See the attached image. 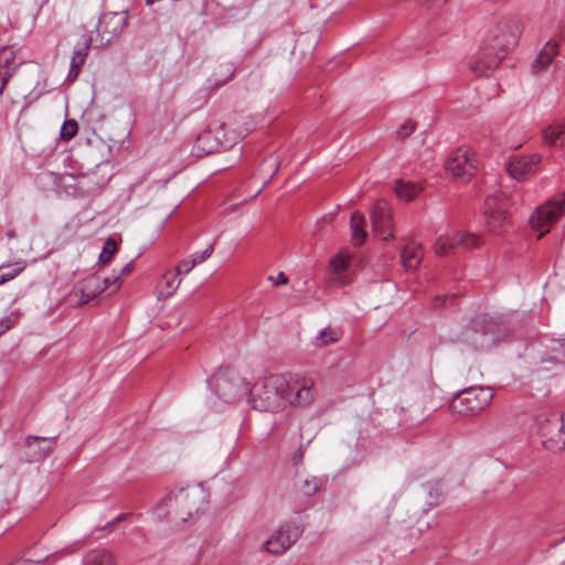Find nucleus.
Masks as SVG:
<instances>
[{
    "instance_id": "obj_16",
    "label": "nucleus",
    "mask_w": 565,
    "mask_h": 565,
    "mask_svg": "<svg viewBox=\"0 0 565 565\" xmlns=\"http://www.w3.org/2000/svg\"><path fill=\"white\" fill-rule=\"evenodd\" d=\"M371 222L373 232L381 236L383 241L394 237L392 211L385 200L375 202L371 213Z\"/></svg>"
},
{
    "instance_id": "obj_13",
    "label": "nucleus",
    "mask_w": 565,
    "mask_h": 565,
    "mask_svg": "<svg viewBox=\"0 0 565 565\" xmlns=\"http://www.w3.org/2000/svg\"><path fill=\"white\" fill-rule=\"evenodd\" d=\"M481 245V238L469 232H456L454 234L440 235L434 246V253L437 256H445L456 248L463 249L478 248Z\"/></svg>"
},
{
    "instance_id": "obj_32",
    "label": "nucleus",
    "mask_w": 565,
    "mask_h": 565,
    "mask_svg": "<svg viewBox=\"0 0 565 565\" xmlns=\"http://www.w3.org/2000/svg\"><path fill=\"white\" fill-rule=\"evenodd\" d=\"M78 131V124L75 119H66L60 131V138L63 141H70L72 140Z\"/></svg>"
},
{
    "instance_id": "obj_7",
    "label": "nucleus",
    "mask_w": 565,
    "mask_h": 565,
    "mask_svg": "<svg viewBox=\"0 0 565 565\" xmlns=\"http://www.w3.org/2000/svg\"><path fill=\"white\" fill-rule=\"evenodd\" d=\"M565 214V192L540 205L531 215L530 223L541 238L550 232L551 226Z\"/></svg>"
},
{
    "instance_id": "obj_15",
    "label": "nucleus",
    "mask_w": 565,
    "mask_h": 565,
    "mask_svg": "<svg viewBox=\"0 0 565 565\" xmlns=\"http://www.w3.org/2000/svg\"><path fill=\"white\" fill-rule=\"evenodd\" d=\"M509 199L503 192H497L487 196L484 213L491 231H497L508 220Z\"/></svg>"
},
{
    "instance_id": "obj_49",
    "label": "nucleus",
    "mask_w": 565,
    "mask_h": 565,
    "mask_svg": "<svg viewBox=\"0 0 565 565\" xmlns=\"http://www.w3.org/2000/svg\"><path fill=\"white\" fill-rule=\"evenodd\" d=\"M436 301L440 302V305L444 303L440 298H436Z\"/></svg>"
},
{
    "instance_id": "obj_31",
    "label": "nucleus",
    "mask_w": 565,
    "mask_h": 565,
    "mask_svg": "<svg viewBox=\"0 0 565 565\" xmlns=\"http://www.w3.org/2000/svg\"><path fill=\"white\" fill-rule=\"evenodd\" d=\"M10 266L12 267L10 270L0 275V285L6 284L19 276L25 269L26 263L25 260L20 259Z\"/></svg>"
},
{
    "instance_id": "obj_43",
    "label": "nucleus",
    "mask_w": 565,
    "mask_h": 565,
    "mask_svg": "<svg viewBox=\"0 0 565 565\" xmlns=\"http://www.w3.org/2000/svg\"><path fill=\"white\" fill-rule=\"evenodd\" d=\"M331 265L334 267L337 271H341L345 268V260L340 257H335L331 260Z\"/></svg>"
},
{
    "instance_id": "obj_41",
    "label": "nucleus",
    "mask_w": 565,
    "mask_h": 565,
    "mask_svg": "<svg viewBox=\"0 0 565 565\" xmlns=\"http://www.w3.org/2000/svg\"><path fill=\"white\" fill-rule=\"evenodd\" d=\"M11 77L12 76L7 72L0 73V97L3 95L6 86L10 82Z\"/></svg>"
},
{
    "instance_id": "obj_37",
    "label": "nucleus",
    "mask_w": 565,
    "mask_h": 565,
    "mask_svg": "<svg viewBox=\"0 0 565 565\" xmlns=\"http://www.w3.org/2000/svg\"><path fill=\"white\" fill-rule=\"evenodd\" d=\"M92 39L88 35H83L82 41L77 43V45L74 49V54L78 56H85V58L88 55V51L90 49Z\"/></svg>"
},
{
    "instance_id": "obj_19",
    "label": "nucleus",
    "mask_w": 565,
    "mask_h": 565,
    "mask_svg": "<svg viewBox=\"0 0 565 565\" xmlns=\"http://www.w3.org/2000/svg\"><path fill=\"white\" fill-rule=\"evenodd\" d=\"M542 138L550 147L565 149V120L554 121L543 129Z\"/></svg>"
},
{
    "instance_id": "obj_28",
    "label": "nucleus",
    "mask_w": 565,
    "mask_h": 565,
    "mask_svg": "<svg viewBox=\"0 0 565 565\" xmlns=\"http://www.w3.org/2000/svg\"><path fill=\"white\" fill-rule=\"evenodd\" d=\"M111 22H116L117 25L113 29L111 32H109V36L106 38L107 42H109L114 36H116L120 32L121 26L119 24L121 23V20L118 19L116 13L106 14L99 20L97 26L98 32L102 33V35H105V33H107L106 26Z\"/></svg>"
},
{
    "instance_id": "obj_17",
    "label": "nucleus",
    "mask_w": 565,
    "mask_h": 565,
    "mask_svg": "<svg viewBox=\"0 0 565 565\" xmlns=\"http://www.w3.org/2000/svg\"><path fill=\"white\" fill-rule=\"evenodd\" d=\"M56 444V437H39L29 436L25 440V447L28 448L29 461H41L46 458L54 445Z\"/></svg>"
},
{
    "instance_id": "obj_24",
    "label": "nucleus",
    "mask_w": 565,
    "mask_h": 565,
    "mask_svg": "<svg viewBox=\"0 0 565 565\" xmlns=\"http://www.w3.org/2000/svg\"><path fill=\"white\" fill-rule=\"evenodd\" d=\"M182 279L177 274L167 273L159 282V298L171 297L180 287Z\"/></svg>"
},
{
    "instance_id": "obj_10",
    "label": "nucleus",
    "mask_w": 565,
    "mask_h": 565,
    "mask_svg": "<svg viewBox=\"0 0 565 565\" xmlns=\"http://www.w3.org/2000/svg\"><path fill=\"white\" fill-rule=\"evenodd\" d=\"M302 532L301 524L291 521L285 522L264 542V547L270 554L280 555L299 540Z\"/></svg>"
},
{
    "instance_id": "obj_11",
    "label": "nucleus",
    "mask_w": 565,
    "mask_h": 565,
    "mask_svg": "<svg viewBox=\"0 0 565 565\" xmlns=\"http://www.w3.org/2000/svg\"><path fill=\"white\" fill-rule=\"evenodd\" d=\"M215 390L220 398L226 403L235 402L249 391L245 380L230 369L221 370L215 375Z\"/></svg>"
},
{
    "instance_id": "obj_26",
    "label": "nucleus",
    "mask_w": 565,
    "mask_h": 565,
    "mask_svg": "<svg viewBox=\"0 0 565 565\" xmlns=\"http://www.w3.org/2000/svg\"><path fill=\"white\" fill-rule=\"evenodd\" d=\"M84 565H115V561L107 551L94 550L86 555Z\"/></svg>"
},
{
    "instance_id": "obj_20",
    "label": "nucleus",
    "mask_w": 565,
    "mask_h": 565,
    "mask_svg": "<svg viewBox=\"0 0 565 565\" xmlns=\"http://www.w3.org/2000/svg\"><path fill=\"white\" fill-rule=\"evenodd\" d=\"M79 303L86 305L104 292L100 286V277L97 275L87 276L79 282Z\"/></svg>"
},
{
    "instance_id": "obj_45",
    "label": "nucleus",
    "mask_w": 565,
    "mask_h": 565,
    "mask_svg": "<svg viewBox=\"0 0 565 565\" xmlns=\"http://www.w3.org/2000/svg\"><path fill=\"white\" fill-rule=\"evenodd\" d=\"M269 164L270 167H274V171L273 173L270 174V178L274 177L275 172L277 171V159L275 157H269L267 158L263 163H262V167L260 169L263 170L264 169V164Z\"/></svg>"
},
{
    "instance_id": "obj_46",
    "label": "nucleus",
    "mask_w": 565,
    "mask_h": 565,
    "mask_svg": "<svg viewBox=\"0 0 565 565\" xmlns=\"http://www.w3.org/2000/svg\"><path fill=\"white\" fill-rule=\"evenodd\" d=\"M132 268H134L132 263H128V264H126V265L121 268V270H120V274H119V275H120V278H121L122 276H127V275H129V274L131 273Z\"/></svg>"
},
{
    "instance_id": "obj_1",
    "label": "nucleus",
    "mask_w": 565,
    "mask_h": 565,
    "mask_svg": "<svg viewBox=\"0 0 565 565\" xmlns=\"http://www.w3.org/2000/svg\"><path fill=\"white\" fill-rule=\"evenodd\" d=\"M521 34L519 22L504 20L491 26L483 39L482 45L469 68L477 76H487L499 66L508 51L518 44Z\"/></svg>"
},
{
    "instance_id": "obj_44",
    "label": "nucleus",
    "mask_w": 565,
    "mask_h": 565,
    "mask_svg": "<svg viewBox=\"0 0 565 565\" xmlns=\"http://www.w3.org/2000/svg\"><path fill=\"white\" fill-rule=\"evenodd\" d=\"M446 0H422L423 6L427 8H439Z\"/></svg>"
},
{
    "instance_id": "obj_18",
    "label": "nucleus",
    "mask_w": 565,
    "mask_h": 565,
    "mask_svg": "<svg viewBox=\"0 0 565 565\" xmlns=\"http://www.w3.org/2000/svg\"><path fill=\"white\" fill-rule=\"evenodd\" d=\"M557 52L558 44L556 42L548 41L531 63V72L533 74H540L545 71L556 56Z\"/></svg>"
},
{
    "instance_id": "obj_25",
    "label": "nucleus",
    "mask_w": 565,
    "mask_h": 565,
    "mask_svg": "<svg viewBox=\"0 0 565 565\" xmlns=\"http://www.w3.org/2000/svg\"><path fill=\"white\" fill-rule=\"evenodd\" d=\"M19 63L15 61V51L12 46H4L0 50V73L7 72L13 76Z\"/></svg>"
},
{
    "instance_id": "obj_14",
    "label": "nucleus",
    "mask_w": 565,
    "mask_h": 565,
    "mask_svg": "<svg viewBox=\"0 0 565 565\" xmlns=\"http://www.w3.org/2000/svg\"><path fill=\"white\" fill-rule=\"evenodd\" d=\"M542 161L540 153L512 156L507 162V172L516 181H523L539 171Z\"/></svg>"
},
{
    "instance_id": "obj_27",
    "label": "nucleus",
    "mask_w": 565,
    "mask_h": 565,
    "mask_svg": "<svg viewBox=\"0 0 565 565\" xmlns=\"http://www.w3.org/2000/svg\"><path fill=\"white\" fill-rule=\"evenodd\" d=\"M341 332L338 329L326 328L321 330L313 340V345L317 348L333 344L340 340Z\"/></svg>"
},
{
    "instance_id": "obj_29",
    "label": "nucleus",
    "mask_w": 565,
    "mask_h": 565,
    "mask_svg": "<svg viewBox=\"0 0 565 565\" xmlns=\"http://www.w3.org/2000/svg\"><path fill=\"white\" fill-rule=\"evenodd\" d=\"M235 73L233 63L226 62L220 64L217 70L214 72L213 77L217 86L224 85L232 79Z\"/></svg>"
},
{
    "instance_id": "obj_12",
    "label": "nucleus",
    "mask_w": 565,
    "mask_h": 565,
    "mask_svg": "<svg viewBox=\"0 0 565 565\" xmlns=\"http://www.w3.org/2000/svg\"><path fill=\"white\" fill-rule=\"evenodd\" d=\"M476 162L475 151L459 148L449 156L446 170L459 182H467L477 170Z\"/></svg>"
},
{
    "instance_id": "obj_23",
    "label": "nucleus",
    "mask_w": 565,
    "mask_h": 565,
    "mask_svg": "<svg viewBox=\"0 0 565 565\" xmlns=\"http://www.w3.org/2000/svg\"><path fill=\"white\" fill-rule=\"evenodd\" d=\"M422 190V184L413 181L397 180L394 185V192L396 195L406 202L415 199Z\"/></svg>"
},
{
    "instance_id": "obj_48",
    "label": "nucleus",
    "mask_w": 565,
    "mask_h": 565,
    "mask_svg": "<svg viewBox=\"0 0 565 565\" xmlns=\"http://www.w3.org/2000/svg\"><path fill=\"white\" fill-rule=\"evenodd\" d=\"M122 518H124L122 515H119V516H117V518L115 519V521H114V522H117V521L121 520Z\"/></svg>"
},
{
    "instance_id": "obj_35",
    "label": "nucleus",
    "mask_w": 565,
    "mask_h": 565,
    "mask_svg": "<svg viewBox=\"0 0 565 565\" xmlns=\"http://www.w3.org/2000/svg\"><path fill=\"white\" fill-rule=\"evenodd\" d=\"M85 56H78V55H75L73 53V57H72V61H71V66H70V72H68V78L70 79H75L79 72H81V68L82 66L84 65L85 63Z\"/></svg>"
},
{
    "instance_id": "obj_42",
    "label": "nucleus",
    "mask_w": 565,
    "mask_h": 565,
    "mask_svg": "<svg viewBox=\"0 0 565 565\" xmlns=\"http://www.w3.org/2000/svg\"><path fill=\"white\" fill-rule=\"evenodd\" d=\"M268 279L273 281L275 286L288 284V278L282 271L278 273L277 278L269 276Z\"/></svg>"
},
{
    "instance_id": "obj_2",
    "label": "nucleus",
    "mask_w": 565,
    "mask_h": 565,
    "mask_svg": "<svg viewBox=\"0 0 565 565\" xmlns=\"http://www.w3.org/2000/svg\"><path fill=\"white\" fill-rule=\"evenodd\" d=\"M207 503V491L200 484H191L167 495L158 507V514L170 522L183 523L204 511Z\"/></svg>"
},
{
    "instance_id": "obj_3",
    "label": "nucleus",
    "mask_w": 565,
    "mask_h": 565,
    "mask_svg": "<svg viewBox=\"0 0 565 565\" xmlns=\"http://www.w3.org/2000/svg\"><path fill=\"white\" fill-rule=\"evenodd\" d=\"M287 375L270 374L250 390L249 403L259 412H277L286 405Z\"/></svg>"
},
{
    "instance_id": "obj_6",
    "label": "nucleus",
    "mask_w": 565,
    "mask_h": 565,
    "mask_svg": "<svg viewBox=\"0 0 565 565\" xmlns=\"http://www.w3.org/2000/svg\"><path fill=\"white\" fill-rule=\"evenodd\" d=\"M492 398L493 392L490 387L472 386L459 393L454 399L451 408L460 415L472 416L484 409Z\"/></svg>"
},
{
    "instance_id": "obj_47",
    "label": "nucleus",
    "mask_w": 565,
    "mask_h": 565,
    "mask_svg": "<svg viewBox=\"0 0 565 565\" xmlns=\"http://www.w3.org/2000/svg\"><path fill=\"white\" fill-rule=\"evenodd\" d=\"M301 458H302V451H301V450H299L298 452H296V454L294 455L292 460H294V462H295V463H297Z\"/></svg>"
},
{
    "instance_id": "obj_30",
    "label": "nucleus",
    "mask_w": 565,
    "mask_h": 565,
    "mask_svg": "<svg viewBox=\"0 0 565 565\" xmlns=\"http://www.w3.org/2000/svg\"><path fill=\"white\" fill-rule=\"evenodd\" d=\"M322 480L318 477H308L302 481L301 492L307 497L315 495L321 488Z\"/></svg>"
},
{
    "instance_id": "obj_21",
    "label": "nucleus",
    "mask_w": 565,
    "mask_h": 565,
    "mask_svg": "<svg viewBox=\"0 0 565 565\" xmlns=\"http://www.w3.org/2000/svg\"><path fill=\"white\" fill-rule=\"evenodd\" d=\"M424 256L423 246L411 242L407 244L401 253V260L403 266L408 270H415L418 268Z\"/></svg>"
},
{
    "instance_id": "obj_33",
    "label": "nucleus",
    "mask_w": 565,
    "mask_h": 565,
    "mask_svg": "<svg viewBox=\"0 0 565 565\" xmlns=\"http://www.w3.org/2000/svg\"><path fill=\"white\" fill-rule=\"evenodd\" d=\"M117 250V244L115 242V239L113 238H108L106 239L104 246H103V249H102V253L99 254V263L103 264V265H106L110 262L113 255L116 253Z\"/></svg>"
},
{
    "instance_id": "obj_38",
    "label": "nucleus",
    "mask_w": 565,
    "mask_h": 565,
    "mask_svg": "<svg viewBox=\"0 0 565 565\" xmlns=\"http://www.w3.org/2000/svg\"><path fill=\"white\" fill-rule=\"evenodd\" d=\"M195 266V262H193L192 258L183 259L175 267L174 273L177 276L185 275L189 274Z\"/></svg>"
},
{
    "instance_id": "obj_51",
    "label": "nucleus",
    "mask_w": 565,
    "mask_h": 565,
    "mask_svg": "<svg viewBox=\"0 0 565 565\" xmlns=\"http://www.w3.org/2000/svg\"><path fill=\"white\" fill-rule=\"evenodd\" d=\"M3 267H4V265L0 266V268H3Z\"/></svg>"
},
{
    "instance_id": "obj_8",
    "label": "nucleus",
    "mask_w": 565,
    "mask_h": 565,
    "mask_svg": "<svg viewBox=\"0 0 565 565\" xmlns=\"http://www.w3.org/2000/svg\"><path fill=\"white\" fill-rule=\"evenodd\" d=\"M537 433L546 449L551 451L565 449V420L559 414L552 413L540 419Z\"/></svg>"
},
{
    "instance_id": "obj_34",
    "label": "nucleus",
    "mask_w": 565,
    "mask_h": 565,
    "mask_svg": "<svg viewBox=\"0 0 565 565\" xmlns=\"http://www.w3.org/2000/svg\"><path fill=\"white\" fill-rule=\"evenodd\" d=\"M100 286L104 291L110 290L111 294L118 291L121 286L120 275L100 278Z\"/></svg>"
},
{
    "instance_id": "obj_22",
    "label": "nucleus",
    "mask_w": 565,
    "mask_h": 565,
    "mask_svg": "<svg viewBox=\"0 0 565 565\" xmlns=\"http://www.w3.org/2000/svg\"><path fill=\"white\" fill-rule=\"evenodd\" d=\"M365 225L364 215L359 211H354L350 217L351 239L354 246H361L364 243L366 238Z\"/></svg>"
},
{
    "instance_id": "obj_5",
    "label": "nucleus",
    "mask_w": 565,
    "mask_h": 565,
    "mask_svg": "<svg viewBox=\"0 0 565 565\" xmlns=\"http://www.w3.org/2000/svg\"><path fill=\"white\" fill-rule=\"evenodd\" d=\"M224 129L225 125L222 124L215 129L209 127L206 130L202 131L193 146V150L196 154H210L218 151L221 148L228 149L235 143L237 138L243 139L246 137L252 130V127L239 130L235 136H227L228 132H225Z\"/></svg>"
},
{
    "instance_id": "obj_50",
    "label": "nucleus",
    "mask_w": 565,
    "mask_h": 565,
    "mask_svg": "<svg viewBox=\"0 0 565 565\" xmlns=\"http://www.w3.org/2000/svg\"><path fill=\"white\" fill-rule=\"evenodd\" d=\"M113 524H114V522H113V523H108V524L106 525V527H109V529H110V527L113 526Z\"/></svg>"
},
{
    "instance_id": "obj_36",
    "label": "nucleus",
    "mask_w": 565,
    "mask_h": 565,
    "mask_svg": "<svg viewBox=\"0 0 565 565\" xmlns=\"http://www.w3.org/2000/svg\"><path fill=\"white\" fill-rule=\"evenodd\" d=\"M18 312H10L8 316L0 319V337L10 330L19 320Z\"/></svg>"
},
{
    "instance_id": "obj_39",
    "label": "nucleus",
    "mask_w": 565,
    "mask_h": 565,
    "mask_svg": "<svg viewBox=\"0 0 565 565\" xmlns=\"http://www.w3.org/2000/svg\"><path fill=\"white\" fill-rule=\"evenodd\" d=\"M213 252H214V246L212 244V245H209L203 252L195 253V254L191 255V258L193 262H195V265H198V264L205 262L207 258H210L212 256Z\"/></svg>"
},
{
    "instance_id": "obj_40",
    "label": "nucleus",
    "mask_w": 565,
    "mask_h": 565,
    "mask_svg": "<svg viewBox=\"0 0 565 565\" xmlns=\"http://www.w3.org/2000/svg\"><path fill=\"white\" fill-rule=\"evenodd\" d=\"M415 130V124L412 121L403 122L397 129V136L401 139H405Z\"/></svg>"
},
{
    "instance_id": "obj_9",
    "label": "nucleus",
    "mask_w": 565,
    "mask_h": 565,
    "mask_svg": "<svg viewBox=\"0 0 565 565\" xmlns=\"http://www.w3.org/2000/svg\"><path fill=\"white\" fill-rule=\"evenodd\" d=\"M288 391L286 403L292 407L308 408L317 397V388L311 377L289 375L287 376Z\"/></svg>"
},
{
    "instance_id": "obj_4",
    "label": "nucleus",
    "mask_w": 565,
    "mask_h": 565,
    "mask_svg": "<svg viewBox=\"0 0 565 565\" xmlns=\"http://www.w3.org/2000/svg\"><path fill=\"white\" fill-rule=\"evenodd\" d=\"M499 323L487 313L475 316L462 328L457 341L473 350H489L499 341Z\"/></svg>"
}]
</instances>
